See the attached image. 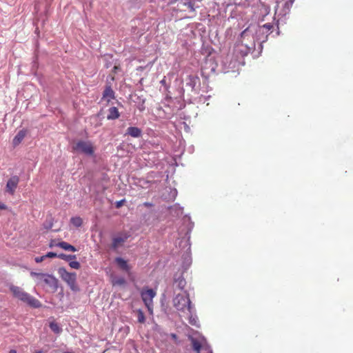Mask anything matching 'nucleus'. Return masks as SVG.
<instances>
[{"instance_id": "f257e3e1", "label": "nucleus", "mask_w": 353, "mask_h": 353, "mask_svg": "<svg viewBox=\"0 0 353 353\" xmlns=\"http://www.w3.org/2000/svg\"><path fill=\"white\" fill-rule=\"evenodd\" d=\"M9 289L14 298L27 303L29 306L33 308H39L41 307L42 305L38 299L23 291L20 287L10 285Z\"/></svg>"}, {"instance_id": "f03ea898", "label": "nucleus", "mask_w": 353, "mask_h": 353, "mask_svg": "<svg viewBox=\"0 0 353 353\" xmlns=\"http://www.w3.org/2000/svg\"><path fill=\"white\" fill-rule=\"evenodd\" d=\"M174 306L181 312L188 311V314L193 312L194 307L188 294H177L173 299Z\"/></svg>"}, {"instance_id": "7ed1b4c3", "label": "nucleus", "mask_w": 353, "mask_h": 353, "mask_svg": "<svg viewBox=\"0 0 353 353\" xmlns=\"http://www.w3.org/2000/svg\"><path fill=\"white\" fill-rule=\"evenodd\" d=\"M57 271L61 279L68 284L72 291L76 292L80 290L77 284V274L75 272H69L63 267L59 268Z\"/></svg>"}, {"instance_id": "20e7f679", "label": "nucleus", "mask_w": 353, "mask_h": 353, "mask_svg": "<svg viewBox=\"0 0 353 353\" xmlns=\"http://www.w3.org/2000/svg\"><path fill=\"white\" fill-rule=\"evenodd\" d=\"M30 275L32 277H35L40 280H43V282L47 285L50 287L54 291L57 290L59 287V281L53 275L36 272H31Z\"/></svg>"}, {"instance_id": "39448f33", "label": "nucleus", "mask_w": 353, "mask_h": 353, "mask_svg": "<svg viewBox=\"0 0 353 353\" xmlns=\"http://www.w3.org/2000/svg\"><path fill=\"white\" fill-rule=\"evenodd\" d=\"M73 150L89 157H93L94 155V150L90 141H79L73 146Z\"/></svg>"}, {"instance_id": "423d86ee", "label": "nucleus", "mask_w": 353, "mask_h": 353, "mask_svg": "<svg viewBox=\"0 0 353 353\" xmlns=\"http://www.w3.org/2000/svg\"><path fill=\"white\" fill-rule=\"evenodd\" d=\"M189 340L191 342L193 350L196 353H212L211 347L205 341L201 343L192 336H189Z\"/></svg>"}, {"instance_id": "0eeeda50", "label": "nucleus", "mask_w": 353, "mask_h": 353, "mask_svg": "<svg viewBox=\"0 0 353 353\" xmlns=\"http://www.w3.org/2000/svg\"><path fill=\"white\" fill-rule=\"evenodd\" d=\"M185 86L189 87L194 94L199 93L201 81L198 76L194 74L188 75L185 79Z\"/></svg>"}, {"instance_id": "6e6552de", "label": "nucleus", "mask_w": 353, "mask_h": 353, "mask_svg": "<svg viewBox=\"0 0 353 353\" xmlns=\"http://www.w3.org/2000/svg\"><path fill=\"white\" fill-rule=\"evenodd\" d=\"M273 26L270 23H267L263 26L259 28L256 34V39L261 43V44L266 41L268 34L270 32Z\"/></svg>"}, {"instance_id": "1a4fd4ad", "label": "nucleus", "mask_w": 353, "mask_h": 353, "mask_svg": "<svg viewBox=\"0 0 353 353\" xmlns=\"http://www.w3.org/2000/svg\"><path fill=\"white\" fill-rule=\"evenodd\" d=\"M156 296V292L152 289L143 290L141 292V297L147 306L150 310V305L152 303V299Z\"/></svg>"}, {"instance_id": "9d476101", "label": "nucleus", "mask_w": 353, "mask_h": 353, "mask_svg": "<svg viewBox=\"0 0 353 353\" xmlns=\"http://www.w3.org/2000/svg\"><path fill=\"white\" fill-rule=\"evenodd\" d=\"M19 182V177L17 175L12 176L6 183V191L10 194H14Z\"/></svg>"}, {"instance_id": "9b49d317", "label": "nucleus", "mask_w": 353, "mask_h": 353, "mask_svg": "<svg viewBox=\"0 0 353 353\" xmlns=\"http://www.w3.org/2000/svg\"><path fill=\"white\" fill-rule=\"evenodd\" d=\"M114 261L121 270L127 273L128 274H130L132 267L128 264L126 260L122 257L119 256L116 257Z\"/></svg>"}, {"instance_id": "f8f14e48", "label": "nucleus", "mask_w": 353, "mask_h": 353, "mask_svg": "<svg viewBox=\"0 0 353 353\" xmlns=\"http://www.w3.org/2000/svg\"><path fill=\"white\" fill-rule=\"evenodd\" d=\"M130 237V235L126 233H122L120 236H117L112 239V248L113 250H117L119 245L121 243H123L128 238Z\"/></svg>"}, {"instance_id": "ddd939ff", "label": "nucleus", "mask_w": 353, "mask_h": 353, "mask_svg": "<svg viewBox=\"0 0 353 353\" xmlns=\"http://www.w3.org/2000/svg\"><path fill=\"white\" fill-rule=\"evenodd\" d=\"M178 2L179 8L186 7L189 12H194L195 11V1L192 0H174Z\"/></svg>"}, {"instance_id": "4468645a", "label": "nucleus", "mask_w": 353, "mask_h": 353, "mask_svg": "<svg viewBox=\"0 0 353 353\" xmlns=\"http://www.w3.org/2000/svg\"><path fill=\"white\" fill-rule=\"evenodd\" d=\"M124 136H130L133 138H139L142 136V131L138 127L130 126L127 128Z\"/></svg>"}, {"instance_id": "2eb2a0df", "label": "nucleus", "mask_w": 353, "mask_h": 353, "mask_svg": "<svg viewBox=\"0 0 353 353\" xmlns=\"http://www.w3.org/2000/svg\"><path fill=\"white\" fill-rule=\"evenodd\" d=\"M26 134H27L26 130L22 129V130H19L12 140L13 145L17 146V145H19L21 143V141L23 140V139L25 138Z\"/></svg>"}, {"instance_id": "dca6fc26", "label": "nucleus", "mask_w": 353, "mask_h": 353, "mask_svg": "<svg viewBox=\"0 0 353 353\" xmlns=\"http://www.w3.org/2000/svg\"><path fill=\"white\" fill-rule=\"evenodd\" d=\"M103 60L104 61V67L106 68H110L117 61V60L114 59L113 55L110 54H105L103 57Z\"/></svg>"}, {"instance_id": "f3484780", "label": "nucleus", "mask_w": 353, "mask_h": 353, "mask_svg": "<svg viewBox=\"0 0 353 353\" xmlns=\"http://www.w3.org/2000/svg\"><path fill=\"white\" fill-rule=\"evenodd\" d=\"M120 117V113L116 107H111L108 109V114L107 115L108 120H114Z\"/></svg>"}, {"instance_id": "a211bd4d", "label": "nucleus", "mask_w": 353, "mask_h": 353, "mask_svg": "<svg viewBox=\"0 0 353 353\" xmlns=\"http://www.w3.org/2000/svg\"><path fill=\"white\" fill-rule=\"evenodd\" d=\"M294 0H286L283 4V8L281 10V14L285 16L288 14L290 11V8L294 3Z\"/></svg>"}, {"instance_id": "6ab92c4d", "label": "nucleus", "mask_w": 353, "mask_h": 353, "mask_svg": "<svg viewBox=\"0 0 353 353\" xmlns=\"http://www.w3.org/2000/svg\"><path fill=\"white\" fill-rule=\"evenodd\" d=\"M174 284L176 285V287L179 289V290H183V288H185V285H186V281L185 280V279L183 278V276L181 274L179 275L178 277H176V276H174Z\"/></svg>"}, {"instance_id": "aec40b11", "label": "nucleus", "mask_w": 353, "mask_h": 353, "mask_svg": "<svg viewBox=\"0 0 353 353\" xmlns=\"http://www.w3.org/2000/svg\"><path fill=\"white\" fill-rule=\"evenodd\" d=\"M56 246L57 247H59L65 250H67V251H71V252H76L77 251V248L69 244L68 243L65 242V241H61L58 243L56 244Z\"/></svg>"}, {"instance_id": "412c9836", "label": "nucleus", "mask_w": 353, "mask_h": 353, "mask_svg": "<svg viewBox=\"0 0 353 353\" xmlns=\"http://www.w3.org/2000/svg\"><path fill=\"white\" fill-rule=\"evenodd\" d=\"M103 98L114 99V92L110 85H107L103 92Z\"/></svg>"}, {"instance_id": "4be33fe9", "label": "nucleus", "mask_w": 353, "mask_h": 353, "mask_svg": "<svg viewBox=\"0 0 353 353\" xmlns=\"http://www.w3.org/2000/svg\"><path fill=\"white\" fill-rule=\"evenodd\" d=\"M113 285H124L126 283L125 279L122 276H114L112 279Z\"/></svg>"}, {"instance_id": "5701e85b", "label": "nucleus", "mask_w": 353, "mask_h": 353, "mask_svg": "<svg viewBox=\"0 0 353 353\" xmlns=\"http://www.w3.org/2000/svg\"><path fill=\"white\" fill-rule=\"evenodd\" d=\"M58 258L70 262L73 259H76L77 256L74 254H65L63 253H61L58 254Z\"/></svg>"}, {"instance_id": "b1692460", "label": "nucleus", "mask_w": 353, "mask_h": 353, "mask_svg": "<svg viewBox=\"0 0 353 353\" xmlns=\"http://www.w3.org/2000/svg\"><path fill=\"white\" fill-rule=\"evenodd\" d=\"M71 223L77 228L81 227L83 223V220L79 216H74L70 219Z\"/></svg>"}, {"instance_id": "393cba45", "label": "nucleus", "mask_w": 353, "mask_h": 353, "mask_svg": "<svg viewBox=\"0 0 353 353\" xmlns=\"http://www.w3.org/2000/svg\"><path fill=\"white\" fill-rule=\"evenodd\" d=\"M49 327L51 329V330L56 334H59L62 332V329L55 322L50 323Z\"/></svg>"}, {"instance_id": "a878e982", "label": "nucleus", "mask_w": 353, "mask_h": 353, "mask_svg": "<svg viewBox=\"0 0 353 353\" xmlns=\"http://www.w3.org/2000/svg\"><path fill=\"white\" fill-rule=\"evenodd\" d=\"M137 312L138 322L141 323H143L145 321V317L143 312L141 309H139V310H137Z\"/></svg>"}, {"instance_id": "bb28decb", "label": "nucleus", "mask_w": 353, "mask_h": 353, "mask_svg": "<svg viewBox=\"0 0 353 353\" xmlns=\"http://www.w3.org/2000/svg\"><path fill=\"white\" fill-rule=\"evenodd\" d=\"M139 99H140V102H138V109L143 112L145 109V99L143 98L142 97H139Z\"/></svg>"}, {"instance_id": "cd10ccee", "label": "nucleus", "mask_w": 353, "mask_h": 353, "mask_svg": "<svg viewBox=\"0 0 353 353\" xmlns=\"http://www.w3.org/2000/svg\"><path fill=\"white\" fill-rule=\"evenodd\" d=\"M190 314L189 323L192 325H194V326L198 327V325H197V320H198L197 317L196 316H193L192 312L191 314Z\"/></svg>"}, {"instance_id": "c85d7f7f", "label": "nucleus", "mask_w": 353, "mask_h": 353, "mask_svg": "<svg viewBox=\"0 0 353 353\" xmlns=\"http://www.w3.org/2000/svg\"><path fill=\"white\" fill-rule=\"evenodd\" d=\"M69 265L70 268L75 269V270H79L81 268V265H80L79 262H78L77 261H70L69 262Z\"/></svg>"}, {"instance_id": "c756f323", "label": "nucleus", "mask_w": 353, "mask_h": 353, "mask_svg": "<svg viewBox=\"0 0 353 353\" xmlns=\"http://www.w3.org/2000/svg\"><path fill=\"white\" fill-rule=\"evenodd\" d=\"M125 203V199H121L120 201H116L115 203V207L117 208H120L121 207H122L123 205V204Z\"/></svg>"}, {"instance_id": "7c9ffc66", "label": "nucleus", "mask_w": 353, "mask_h": 353, "mask_svg": "<svg viewBox=\"0 0 353 353\" xmlns=\"http://www.w3.org/2000/svg\"><path fill=\"white\" fill-rule=\"evenodd\" d=\"M46 259V258H54L58 257V254L53 252H49L46 254H45Z\"/></svg>"}, {"instance_id": "2f4dec72", "label": "nucleus", "mask_w": 353, "mask_h": 353, "mask_svg": "<svg viewBox=\"0 0 353 353\" xmlns=\"http://www.w3.org/2000/svg\"><path fill=\"white\" fill-rule=\"evenodd\" d=\"M52 225H53V223L51 222V221H49V222H46L44 223L43 224V227L44 228H46V230H50L52 228Z\"/></svg>"}, {"instance_id": "473e14b6", "label": "nucleus", "mask_w": 353, "mask_h": 353, "mask_svg": "<svg viewBox=\"0 0 353 353\" xmlns=\"http://www.w3.org/2000/svg\"><path fill=\"white\" fill-rule=\"evenodd\" d=\"M120 69H121V68H120V66H119V65H117V61H116V62H115V63L114 64V67H113V68H112V72H113L114 74H116V73H117V72H118L119 70H120Z\"/></svg>"}, {"instance_id": "72a5a7b5", "label": "nucleus", "mask_w": 353, "mask_h": 353, "mask_svg": "<svg viewBox=\"0 0 353 353\" xmlns=\"http://www.w3.org/2000/svg\"><path fill=\"white\" fill-rule=\"evenodd\" d=\"M160 83L165 87V89L167 90L169 85L167 84L165 77H163L162 80H161Z\"/></svg>"}, {"instance_id": "f704fd0d", "label": "nucleus", "mask_w": 353, "mask_h": 353, "mask_svg": "<svg viewBox=\"0 0 353 353\" xmlns=\"http://www.w3.org/2000/svg\"><path fill=\"white\" fill-rule=\"evenodd\" d=\"M45 259H46V256H45V255H43L41 256L35 257L34 261L36 263H41Z\"/></svg>"}, {"instance_id": "c9c22d12", "label": "nucleus", "mask_w": 353, "mask_h": 353, "mask_svg": "<svg viewBox=\"0 0 353 353\" xmlns=\"http://www.w3.org/2000/svg\"><path fill=\"white\" fill-rule=\"evenodd\" d=\"M7 208L6 205L4 203H0V209L6 210Z\"/></svg>"}, {"instance_id": "e433bc0d", "label": "nucleus", "mask_w": 353, "mask_h": 353, "mask_svg": "<svg viewBox=\"0 0 353 353\" xmlns=\"http://www.w3.org/2000/svg\"><path fill=\"white\" fill-rule=\"evenodd\" d=\"M201 75H202L203 77H204L205 79L208 78V76L205 75V71H204L203 68L201 69Z\"/></svg>"}, {"instance_id": "4c0bfd02", "label": "nucleus", "mask_w": 353, "mask_h": 353, "mask_svg": "<svg viewBox=\"0 0 353 353\" xmlns=\"http://www.w3.org/2000/svg\"><path fill=\"white\" fill-rule=\"evenodd\" d=\"M54 245H54V241H53V240H52V241H50V244H49V247H50V248H53Z\"/></svg>"}, {"instance_id": "58836bf2", "label": "nucleus", "mask_w": 353, "mask_h": 353, "mask_svg": "<svg viewBox=\"0 0 353 353\" xmlns=\"http://www.w3.org/2000/svg\"><path fill=\"white\" fill-rule=\"evenodd\" d=\"M34 353H45V352L43 351L42 350H39L35 351Z\"/></svg>"}, {"instance_id": "ea45409f", "label": "nucleus", "mask_w": 353, "mask_h": 353, "mask_svg": "<svg viewBox=\"0 0 353 353\" xmlns=\"http://www.w3.org/2000/svg\"><path fill=\"white\" fill-rule=\"evenodd\" d=\"M229 72V70H228V68H223V72L226 73V72Z\"/></svg>"}, {"instance_id": "a19ab883", "label": "nucleus", "mask_w": 353, "mask_h": 353, "mask_svg": "<svg viewBox=\"0 0 353 353\" xmlns=\"http://www.w3.org/2000/svg\"><path fill=\"white\" fill-rule=\"evenodd\" d=\"M9 353H17V351L14 350H11L9 351Z\"/></svg>"}, {"instance_id": "79ce46f5", "label": "nucleus", "mask_w": 353, "mask_h": 353, "mask_svg": "<svg viewBox=\"0 0 353 353\" xmlns=\"http://www.w3.org/2000/svg\"><path fill=\"white\" fill-rule=\"evenodd\" d=\"M137 101H134L135 103H138V102H140V99H139V97H137Z\"/></svg>"}, {"instance_id": "37998d69", "label": "nucleus", "mask_w": 353, "mask_h": 353, "mask_svg": "<svg viewBox=\"0 0 353 353\" xmlns=\"http://www.w3.org/2000/svg\"><path fill=\"white\" fill-rule=\"evenodd\" d=\"M246 30H245L243 32H242V33H241V37H243V35L244 34H245Z\"/></svg>"}, {"instance_id": "c03bdc74", "label": "nucleus", "mask_w": 353, "mask_h": 353, "mask_svg": "<svg viewBox=\"0 0 353 353\" xmlns=\"http://www.w3.org/2000/svg\"><path fill=\"white\" fill-rule=\"evenodd\" d=\"M211 71L214 72L215 71V68H214V67H212V68H211Z\"/></svg>"}, {"instance_id": "a18cd8bd", "label": "nucleus", "mask_w": 353, "mask_h": 353, "mask_svg": "<svg viewBox=\"0 0 353 353\" xmlns=\"http://www.w3.org/2000/svg\"><path fill=\"white\" fill-rule=\"evenodd\" d=\"M151 204L150 203H145V205L148 206V205H150Z\"/></svg>"}, {"instance_id": "49530a36", "label": "nucleus", "mask_w": 353, "mask_h": 353, "mask_svg": "<svg viewBox=\"0 0 353 353\" xmlns=\"http://www.w3.org/2000/svg\"><path fill=\"white\" fill-rule=\"evenodd\" d=\"M230 68H234V64L232 66H231Z\"/></svg>"}]
</instances>
